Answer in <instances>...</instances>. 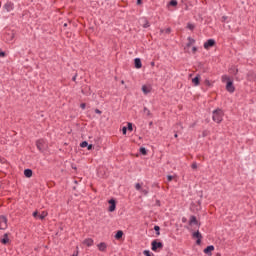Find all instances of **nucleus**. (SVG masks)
<instances>
[{
    "mask_svg": "<svg viewBox=\"0 0 256 256\" xmlns=\"http://www.w3.org/2000/svg\"><path fill=\"white\" fill-rule=\"evenodd\" d=\"M222 83H226V91L228 93H235V84H233V78L228 75L222 76Z\"/></svg>",
    "mask_w": 256,
    "mask_h": 256,
    "instance_id": "nucleus-1",
    "label": "nucleus"
},
{
    "mask_svg": "<svg viewBox=\"0 0 256 256\" xmlns=\"http://www.w3.org/2000/svg\"><path fill=\"white\" fill-rule=\"evenodd\" d=\"M223 115H225L223 109L217 108L212 112V119L215 123L219 124L223 121Z\"/></svg>",
    "mask_w": 256,
    "mask_h": 256,
    "instance_id": "nucleus-2",
    "label": "nucleus"
},
{
    "mask_svg": "<svg viewBox=\"0 0 256 256\" xmlns=\"http://www.w3.org/2000/svg\"><path fill=\"white\" fill-rule=\"evenodd\" d=\"M163 249V242L159 241V239H155L151 242V250L154 253H159Z\"/></svg>",
    "mask_w": 256,
    "mask_h": 256,
    "instance_id": "nucleus-3",
    "label": "nucleus"
},
{
    "mask_svg": "<svg viewBox=\"0 0 256 256\" xmlns=\"http://www.w3.org/2000/svg\"><path fill=\"white\" fill-rule=\"evenodd\" d=\"M216 45H217V42L215 41V39L210 38V39H208V40L204 43L203 47H204V49H206L207 51H209V49H211V47H215Z\"/></svg>",
    "mask_w": 256,
    "mask_h": 256,
    "instance_id": "nucleus-4",
    "label": "nucleus"
},
{
    "mask_svg": "<svg viewBox=\"0 0 256 256\" xmlns=\"http://www.w3.org/2000/svg\"><path fill=\"white\" fill-rule=\"evenodd\" d=\"M36 147L40 151V153H45V147H47V145L45 144V140L43 139L37 140Z\"/></svg>",
    "mask_w": 256,
    "mask_h": 256,
    "instance_id": "nucleus-5",
    "label": "nucleus"
},
{
    "mask_svg": "<svg viewBox=\"0 0 256 256\" xmlns=\"http://www.w3.org/2000/svg\"><path fill=\"white\" fill-rule=\"evenodd\" d=\"M108 203H109L108 211L110 213H113L115 209H117V200L115 198H111L110 200H108Z\"/></svg>",
    "mask_w": 256,
    "mask_h": 256,
    "instance_id": "nucleus-6",
    "label": "nucleus"
},
{
    "mask_svg": "<svg viewBox=\"0 0 256 256\" xmlns=\"http://www.w3.org/2000/svg\"><path fill=\"white\" fill-rule=\"evenodd\" d=\"M188 225H190V227H193V225H197V227H201V222H199V220H197V216L191 215Z\"/></svg>",
    "mask_w": 256,
    "mask_h": 256,
    "instance_id": "nucleus-7",
    "label": "nucleus"
},
{
    "mask_svg": "<svg viewBox=\"0 0 256 256\" xmlns=\"http://www.w3.org/2000/svg\"><path fill=\"white\" fill-rule=\"evenodd\" d=\"M192 238L196 239V245H201V239H203V235L199 230L192 233Z\"/></svg>",
    "mask_w": 256,
    "mask_h": 256,
    "instance_id": "nucleus-8",
    "label": "nucleus"
},
{
    "mask_svg": "<svg viewBox=\"0 0 256 256\" xmlns=\"http://www.w3.org/2000/svg\"><path fill=\"white\" fill-rule=\"evenodd\" d=\"M0 229L5 231L7 229V216L1 215L0 216Z\"/></svg>",
    "mask_w": 256,
    "mask_h": 256,
    "instance_id": "nucleus-9",
    "label": "nucleus"
},
{
    "mask_svg": "<svg viewBox=\"0 0 256 256\" xmlns=\"http://www.w3.org/2000/svg\"><path fill=\"white\" fill-rule=\"evenodd\" d=\"M4 9L9 13L15 9V4H13V2L11 1H7L4 4Z\"/></svg>",
    "mask_w": 256,
    "mask_h": 256,
    "instance_id": "nucleus-10",
    "label": "nucleus"
},
{
    "mask_svg": "<svg viewBox=\"0 0 256 256\" xmlns=\"http://www.w3.org/2000/svg\"><path fill=\"white\" fill-rule=\"evenodd\" d=\"M10 241L11 240H9V233H5L0 239V243H2V245H9Z\"/></svg>",
    "mask_w": 256,
    "mask_h": 256,
    "instance_id": "nucleus-11",
    "label": "nucleus"
},
{
    "mask_svg": "<svg viewBox=\"0 0 256 256\" xmlns=\"http://www.w3.org/2000/svg\"><path fill=\"white\" fill-rule=\"evenodd\" d=\"M213 251H215V246L209 245L204 249L205 255L211 256L213 255Z\"/></svg>",
    "mask_w": 256,
    "mask_h": 256,
    "instance_id": "nucleus-12",
    "label": "nucleus"
},
{
    "mask_svg": "<svg viewBox=\"0 0 256 256\" xmlns=\"http://www.w3.org/2000/svg\"><path fill=\"white\" fill-rule=\"evenodd\" d=\"M192 83H193L194 87H197V86L201 85V75L197 74V75L192 79Z\"/></svg>",
    "mask_w": 256,
    "mask_h": 256,
    "instance_id": "nucleus-13",
    "label": "nucleus"
},
{
    "mask_svg": "<svg viewBox=\"0 0 256 256\" xmlns=\"http://www.w3.org/2000/svg\"><path fill=\"white\" fill-rule=\"evenodd\" d=\"M256 79V74L253 70H250L248 73H247V81H255Z\"/></svg>",
    "mask_w": 256,
    "mask_h": 256,
    "instance_id": "nucleus-14",
    "label": "nucleus"
},
{
    "mask_svg": "<svg viewBox=\"0 0 256 256\" xmlns=\"http://www.w3.org/2000/svg\"><path fill=\"white\" fill-rule=\"evenodd\" d=\"M134 67L135 69H141L143 67V63L141 62V58L134 59Z\"/></svg>",
    "mask_w": 256,
    "mask_h": 256,
    "instance_id": "nucleus-15",
    "label": "nucleus"
},
{
    "mask_svg": "<svg viewBox=\"0 0 256 256\" xmlns=\"http://www.w3.org/2000/svg\"><path fill=\"white\" fill-rule=\"evenodd\" d=\"M82 95L89 96L91 95V87L89 86H84L81 90Z\"/></svg>",
    "mask_w": 256,
    "mask_h": 256,
    "instance_id": "nucleus-16",
    "label": "nucleus"
},
{
    "mask_svg": "<svg viewBox=\"0 0 256 256\" xmlns=\"http://www.w3.org/2000/svg\"><path fill=\"white\" fill-rule=\"evenodd\" d=\"M99 251H101L102 253H105V251H107V243L105 242H101L97 245Z\"/></svg>",
    "mask_w": 256,
    "mask_h": 256,
    "instance_id": "nucleus-17",
    "label": "nucleus"
},
{
    "mask_svg": "<svg viewBox=\"0 0 256 256\" xmlns=\"http://www.w3.org/2000/svg\"><path fill=\"white\" fill-rule=\"evenodd\" d=\"M24 176L27 177V179H31V177H33V170L29 168L25 169Z\"/></svg>",
    "mask_w": 256,
    "mask_h": 256,
    "instance_id": "nucleus-18",
    "label": "nucleus"
},
{
    "mask_svg": "<svg viewBox=\"0 0 256 256\" xmlns=\"http://www.w3.org/2000/svg\"><path fill=\"white\" fill-rule=\"evenodd\" d=\"M123 235H125L124 233H123V230H118L117 232H116V234H115V239L117 240V241H121V239H123Z\"/></svg>",
    "mask_w": 256,
    "mask_h": 256,
    "instance_id": "nucleus-19",
    "label": "nucleus"
},
{
    "mask_svg": "<svg viewBox=\"0 0 256 256\" xmlns=\"http://www.w3.org/2000/svg\"><path fill=\"white\" fill-rule=\"evenodd\" d=\"M93 239L92 238H87L83 241V245H86L87 247H93Z\"/></svg>",
    "mask_w": 256,
    "mask_h": 256,
    "instance_id": "nucleus-20",
    "label": "nucleus"
},
{
    "mask_svg": "<svg viewBox=\"0 0 256 256\" xmlns=\"http://www.w3.org/2000/svg\"><path fill=\"white\" fill-rule=\"evenodd\" d=\"M142 21H143L142 27L144 29H148V27H151V24L149 23V20H147V18H143Z\"/></svg>",
    "mask_w": 256,
    "mask_h": 256,
    "instance_id": "nucleus-21",
    "label": "nucleus"
},
{
    "mask_svg": "<svg viewBox=\"0 0 256 256\" xmlns=\"http://www.w3.org/2000/svg\"><path fill=\"white\" fill-rule=\"evenodd\" d=\"M142 92L144 93V95H149V93H151V89L147 87V85H143Z\"/></svg>",
    "mask_w": 256,
    "mask_h": 256,
    "instance_id": "nucleus-22",
    "label": "nucleus"
},
{
    "mask_svg": "<svg viewBox=\"0 0 256 256\" xmlns=\"http://www.w3.org/2000/svg\"><path fill=\"white\" fill-rule=\"evenodd\" d=\"M229 71L232 75H237L239 73V69H237L235 66L231 67Z\"/></svg>",
    "mask_w": 256,
    "mask_h": 256,
    "instance_id": "nucleus-23",
    "label": "nucleus"
},
{
    "mask_svg": "<svg viewBox=\"0 0 256 256\" xmlns=\"http://www.w3.org/2000/svg\"><path fill=\"white\" fill-rule=\"evenodd\" d=\"M154 231H155V234L157 235V237H159V235H161V227H159L158 225L154 226Z\"/></svg>",
    "mask_w": 256,
    "mask_h": 256,
    "instance_id": "nucleus-24",
    "label": "nucleus"
},
{
    "mask_svg": "<svg viewBox=\"0 0 256 256\" xmlns=\"http://www.w3.org/2000/svg\"><path fill=\"white\" fill-rule=\"evenodd\" d=\"M168 5H169V7H177V5H179V3L177 2V0H170Z\"/></svg>",
    "mask_w": 256,
    "mask_h": 256,
    "instance_id": "nucleus-25",
    "label": "nucleus"
},
{
    "mask_svg": "<svg viewBox=\"0 0 256 256\" xmlns=\"http://www.w3.org/2000/svg\"><path fill=\"white\" fill-rule=\"evenodd\" d=\"M195 43V39L192 37H188V43L186 44V47H191Z\"/></svg>",
    "mask_w": 256,
    "mask_h": 256,
    "instance_id": "nucleus-26",
    "label": "nucleus"
},
{
    "mask_svg": "<svg viewBox=\"0 0 256 256\" xmlns=\"http://www.w3.org/2000/svg\"><path fill=\"white\" fill-rule=\"evenodd\" d=\"M140 155H147V148L146 147H140L139 149Z\"/></svg>",
    "mask_w": 256,
    "mask_h": 256,
    "instance_id": "nucleus-27",
    "label": "nucleus"
},
{
    "mask_svg": "<svg viewBox=\"0 0 256 256\" xmlns=\"http://www.w3.org/2000/svg\"><path fill=\"white\" fill-rule=\"evenodd\" d=\"M48 213L43 211L39 216L38 219H40L41 221H43V219H45V217H47Z\"/></svg>",
    "mask_w": 256,
    "mask_h": 256,
    "instance_id": "nucleus-28",
    "label": "nucleus"
},
{
    "mask_svg": "<svg viewBox=\"0 0 256 256\" xmlns=\"http://www.w3.org/2000/svg\"><path fill=\"white\" fill-rule=\"evenodd\" d=\"M89 145V142H87V141H82L81 143H80V147L82 148V149H85V147H87Z\"/></svg>",
    "mask_w": 256,
    "mask_h": 256,
    "instance_id": "nucleus-29",
    "label": "nucleus"
},
{
    "mask_svg": "<svg viewBox=\"0 0 256 256\" xmlns=\"http://www.w3.org/2000/svg\"><path fill=\"white\" fill-rule=\"evenodd\" d=\"M135 189H136V191H143V187L141 186L140 183L135 184Z\"/></svg>",
    "mask_w": 256,
    "mask_h": 256,
    "instance_id": "nucleus-30",
    "label": "nucleus"
},
{
    "mask_svg": "<svg viewBox=\"0 0 256 256\" xmlns=\"http://www.w3.org/2000/svg\"><path fill=\"white\" fill-rule=\"evenodd\" d=\"M186 27H187V29H189L190 31H193V30L195 29V25L192 24V23H188Z\"/></svg>",
    "mask_w": 256,
    "mask_h": 256,
    "instance_id": "nucleus-31",
    "label": "nucleus"
},
{
    "mask_svg": "<svg viewBox=\"0 0 256 256\" xmlns=\"http://www.w3.org/2000/svg\"><path fill=\"white\" fill-rule=\"evenodd\" d=\"M143 112L146 113L147 117H151V111L147 107H144Z\"/></svg>",
    "mask_w": 256,
    "mask_h": 256,
    "instance_id": "nucleus-32",
    "label": "nucleus"
},
{
    "mask_svg": "<svg viewBox=\"0 0 256 256\" xmlns=\"http://www.w3.org/2000/svg\"><path fill=\"white\" fill-rule=\"evenodd\" d=\"M126 129H127L128 131H133V123L128 122Z\"/></svg>",
    "mask_w": 256,
    "mask_h": 256,
    "instance_id": "nucleus-33",
    "label": "nucleus"
},
{
    "mask_svg": "<svg viewBox=\"0 0 256 256\" xmlns=\"http://www.w3.org/2000/svg\"><path fill=\"white\" fill-rule=\"evenodd\" d=\"M204 85H206V87H213V84H211V81H209L208 79L204 81Z\"/></svg>",
    "mask_w": 256,
    "mask_h": 256,
    "instance_id": "nucleus-34",
    "label": "nucleus"
},
{
    "mask_svg": "<svg viewBox=\"0 0 256 256\" xmlns=\"http://www.w3.org/2000/svg\"><path fill=\"white\" fill-rule=\"evenodd\" d=\"M140 193H143V195L147 196V195H149V190L142 188V190H140Z\"/></svg>",
    "mask_w": 256,
    "mask_h": 256,
    "instance_id": "nucleus-35",
    "label": "nucleus"
},
{
    "mask_svg": "<svg viewBox=\"0 0 256 256\" xmlns=\"http://www.w3.org/2000/svg\"><path fill=\"white\" fill-rule=\"evenodd\" d=\"M86 147L88 151H93V149H95V146H93V144H88V146Z\"/></svg>",
    "mask_w": 256,
    "mask_h": 256,
    "instance_id": "nucleus-36",
    "label": "nucleus"
},
{
    "mask_svg": "<svg viewBox=\"0 0 256 256\" xmlns=\"http://www.w3.org/2000/svg\"><path fill=\"white\" fill-rule=\"evenodd\" d=\"M32 216L35 218V219H37V217H39V211H34L33 212V214H32Z\"/></svg>",
    "mask_w": 256,
    "mask_h": 256,
    "instance_id": "nucleus-37",
    "label": "nucleus"
},
{
    "mask_svg": "<svg viewBox=\"0 0 256 256\" xmlns=\"http://www.w3.org/2000/svg\"><path fill=\"white\" fill-rule=\"evenodd\" d=\"M143 255H145V256H151V251H149V250H144V251H143Z\"/></svg>",
    "mask_w": 256,
    "mask_h": 256,
    "instance_id": "nucleus-38",
    "label": "nucleus"
},
{
    "mask_svg": "<svg viewBox=\"0 0 256 256\" xmlns=\"http://www.w3.org/2000/svg\"><path fill=\"white\" fill-rule=\"evenodd\" d=\"M0 57H7V53L0 49Z\"/></svg>",
    "mask_w": 256,
    "mask_h": 256,
    "instance_id": "nucleus-39",
    "label": "nucleus"
},
{
    "mask_svg": "<svg viewBox=\"0 0 256 256\" xmlns=\"http://www.w3.org/2000/svg\"><path fill=\"white\" fill-rule=\"evenodd\" d=\"M173 179H174L173 175H168V176H167V181H168V182L173 181Z\"/></svg>",
    "mask_w": 256,
    "mask_h": 256,
    "instance_id": "nucleus-40",
    "label": "nucleus"
},
{
    "mask_svg": "<svg viewBox=\"0 0 256 256\" xmlns=\"http://www.w3.org/2000/svg\"><path fill=\"white\" fill-rule=\"evenodd\" d=\"M227 19H229V17H227V16H222L221 22H222V23H225V21H227Z\"/></svg>",
    "mask_w": 256,
    "mask_h": 256,
    "instance_id": "nucleus-41",
    "label": "nucleus"
},
{
    "mask_svg": "<svg viewBox=\"0 0 256 256\" xmlns=\"http://www.w3.org/2000/svg\"><path fill=\"white\" fill-rule=\"evenodd\" d=\"M94 112L97 114V115H101L103 112L101 110H99L98 108H96L94 110Z\"/></svg>",
    "mask_w": 256,
    "mask_h": 256,
    "instance_id": "nucleus-42",
    "label": "nucleus"
},
{
    "mask_svg": "<svg viewBox=\"0 0 256 256\" xmlns=\"http://www.w3.org/2000/svg\"><path fill=\"white\" fill-rule=\"evenodd\" d=\"M127 131H128V130H127V127L124 126V127L122 128V133H123V135H127Z\"/></svg>",
    "mask_w": 256,
    "mask_h": 256,
    "instance_id": "nucleus-43",
    "label": "nucleus"
},
{
    "mask_svg": "<svg viewBox=\"0 0 256 256\" xmlns=\"http://www.w3.org/2000/svg\"><path fill=\"white\" fill-rule=\"evenodd\" d=\"M164 32H165L167 35H169V33H171V28H166V29L164 30Z\"/></svg>",
    "mask_w": 256,
    "mask_h": 256,
    "instance_id": "nucleus-44",
    "label": "nucleus"
},
{
    "mask_svg": "<svg viewBox=\"0 0 256 256\" xmlns=\"http://www.w3.org/2000/svg\"><path fill=\"white\" fill-rule=\"evenodd\" d=\"M192 53H193V55H195V53H197V47L196 46L192 47Z\"/></svg>",
    "mask_w": 256,
    "mask_h": 256,
    "instance_id": "nucleus-45",
    "label": "nucleus"
},
{
    "mask_svg": "<svg viewBox=\"0 0 256 256\" xmlns=\"http://www.w3.org/2000/svg\"><path fill=\"white\" fill-rule=\"evenodd\" d=\"M191 168L192 169H197V162L192 163Z\"/></svg>",
    "mask_w": 256,
    "mask_h": 256,
    "instance_id": "nucleus-46",
    "label": "nucleus"
},
{
    "mask_svg": "<svg viewBox=\"0 0 256 256\" xmlns=\"http://www.w3.org/2000/svg\"><path fill=\"white\" fill-rule=\"evenodd\" d=\"M80 107H81L82 109H86L87 104H86V103H81V104H80Z\"/></svg>",
    "mask_w": 256,
    "mask_h": 256,
    "instance_id": "nucleus-47",
    "label": "nucleus"
},
{
    "mask_svg": "<svg viewBox=\"0 0 256 256\" xmlns=\"http://www.w3.org/2000/svg\"><path fill=\"white\" fill-rule=\"evenodd\" d=\"M136 5H143V0H137Z\"/></svg>",
    "mask_w": 256,
    "mask_h": 256,
    "instance_id": "nucleus-48",
    "label": "nucleus"
},
{
    "mask_svg": "<svg viewBox=\"0 0 256 256\" xmlns=\"http://www.w3.org/2000/svg\"><path fill=\"white\" fill-rule=\"evenodd\" d=\"M157 207H161V200H156Z\"/></svg>",
    "mask_w": 256,
    "mask_h": 256,
    "instance_id": "nucleus-49",
    "label": "nucleus"
},
{
    "mask_svg": "<svg viewBox=\"0 0 256 256\" xmlns=\"http://www.w3.org/2000/svg\"><path fill=\"white\" fill-rule=\"evenodd\" d=\"M72 81H74V82L77 81V73L72 77Z\"/></svg>",
    "mask_w": 256,
    "mask_h": 256,
    "instance_id": "nucleus-50",
    "label": "nucleus"
},
{
    "mask_svg": "<svg viewBox=\"0 0 256 256\" xmlns=\"http://www.w3.org/2000/svg\"><path fill=\"white\" fill-rule=\"evenodd\" d=\"M202 135L203 137H207V131H203Z\"/></svg>",
    "mask_w": 256,
    "mask_h": 256,
    "instance_id": "nucleus-51",
    "label": "nucleus"
},
{
    "mask_svg": "<svg viewBox=\"0 0 256 256\" xmlns=\"http://www.w3.org/2000/svg\"><path fill=\"white\" fill-rule=\"evenodd\" d=\"M182 222L186 223L187 222V218H182Z\"/></svg>",
    "mask_w": 256,
    "mask_h": 256,
    "instance_id": "nucleus-52",
    "label": "nucleus"
},
{
    "mask_svg": "<svg viewBox=\"0 0 256 256\" xmlns=\"http://www.w3.org/2000/svg\"><path fill=\"white\" fill-rule=\"evenodd\" d=\"M174 137L177 139L179 137V135L177 133H175Z\"/></svg>",
    "mask_w": 256,
    "mask_h": 256,
    "instance_id": "nucleus-53",
    "label": "nucleus"
},
{
    "mask_svg": "<svg viewBox=\"0 0 256 256\" xmlns=\"http://www.w3.org/2000/svg\"><path fill=\"white\" fill-rule=\"evenodd\" d=\"M151 125H153V121L149 122V126L151 127Z\"/></svg>",
    "mask_w": 256,
    "mask_h": 256,
    "instance_id": "nucleus-54",
    "label": "nucleus"
},
{
    "mask_svg": "<svg viewBox=\"0 0 256 256\" xmlns=\"http://www.w3.org/2000/svg\"><path fill=\"white\" fill-rule=\"evenodd\" d=\"M14 37H15V34H12L11 39H13Z\"/></svg>",
    "mask_w": 256,
    "mask_h": 256,
    "instance_id": "nucleus-55",
    "label": "nucleus"
},
{
    "mask_svg": "<svg viewBox=\"0 0 256 256\" xmlns=\"http://www.w3.org/2000/svg\"><path fill=\"white\" fill-rule=\"evenodd\" d=\"M152 67L155 65V62H151Z\"/></svg>",
    "mask_w": 256,
    "mask_h": 256,
    "instance_id": "nucleus-56",
    "label": "nucleus"
},
{
    "mask_svg": "<svg viewBox=\"0 0 256 256\" xmlns=\"http://www.w3.org/2000/svg\"><path fill=\"white\" fill-rule=\"evenodd\" d=\"M63 27H67V23H64Z\"/></svg>",
    "mask_w": 256,
    "mask_h": 256,
    "instance_id": "nucleus-57",
    "label": "nucleus"
},
{
    "mask_svg": "<svg viewBox=\"0 0 256 256\" xmlns=\"http://www.w3.org/2000/svg\"><path fill=\"white\" fill-rule=\"evenodd\" d=\"M191 127H195V123L191 125Z\"/></svg>",
    "mask_w": 256,
    "mask_h": 256,
    "instance_id": "nucleus-58",
    "label": "nucleus"
},
{
    "mask_svg": "<svg viewBox=\"0 0 256 256\" xmlns=\"http://www.w3.org/2000/svg\"><path fill=\"white\" fill-rule=\"evenodd\" d=\"M216 256H221V254H220V253H218V254H216Z\"/></svg>",
    "mask_w": 256,
    "mask_h": 256,
    "instance_id": "nucleus-59",
    "label": "nucleus"
},
{
    "mask_svg": "<svg viewBox=\"0 0 256 256\" xmlns=\"http://www.w3.org/2000/svg\"><path fill=\"white\" fill-rule=\"evenodd\" d=\"M5 161H7V160H2V163H5Z\"/></svg>",
    "mask_w": 256,
    "mask_h": 256,
    "instance_id": "nucleus-60",
    "label": "nucleus"
},
{
    "mask_svg": "<svg viewBox=\"0 0 256 256\" xmlns=\"http://www.w3.org/2000/svg\"><path fill=\"white\" fill-rule=\"evenodd\" d=\"M156 187H158V189H159V184H156Z\"/></svg>",
    "mask_w": 256,
    "mask_h": 256,
    "instance_id": "nucleus-61",
    "label": "nucleus"
},
{
    "mask_svg": "<svg viewBox=\"0 0 256 256\" xmlns=\"http://www.w3.org/2000/svg\"><path fill=\"white\" fill-rule=\"evenodd\" d=\"M121 83L123 84V83H125V81L122 80Z\"/></svg>",
    "mask_w": 256,
    "mask_h": 256,
    "instance_id": "nucleus-62",
    "label": "nucleus"
}]
</instances>
